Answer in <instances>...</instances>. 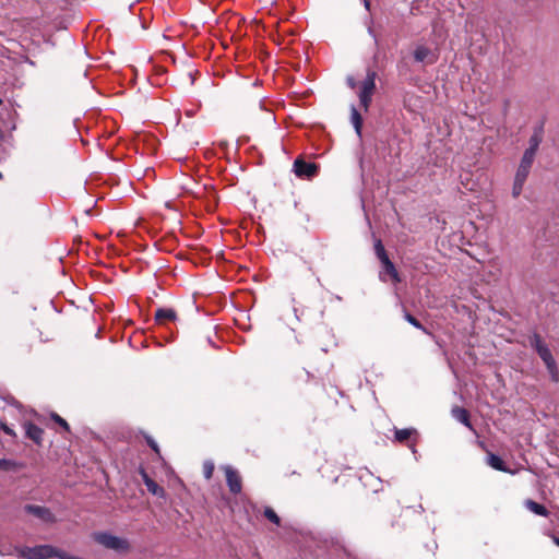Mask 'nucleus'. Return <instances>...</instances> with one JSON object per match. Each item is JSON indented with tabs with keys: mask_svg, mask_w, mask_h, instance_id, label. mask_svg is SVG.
Masks as SVG:
<instances>
[{
	"mask_svg": "<svg viewBox=\"0 0 559 559\" xmlns=\"http://www.w3.org/2000/svg\"><path fill=\"white\" fill-rule=\"evenodd\" d=\"M23 556L27 559H76L68 552L50 545L26 547Z\"/></svg>",
	"mask_w": 559,
	"mask_h": 559,
	"instance_id": "1",
	"label": "nucleus"
},
{
	"mask_svg": "<svg viewBox=\"0 0 559 559\" xmlns=\"http://www.w3.org/2000/svg\"><path fill=\"white\" fill-rule=\"evenodd\" d=\"M96 543L104 546L107 549H111L118 552H126L129 550V542L124 538L111 535L109 533L99 532L93 535Z\"/></svg>",
	"mask_w": 559,
	"mask_h": 559,
	"instance_id": "2",
	"label": "nucleus"
},
{
	"mask_svg": "<svg viewBox=\"0 0 559 559\" xmlns=\"http://www.w3.org/2000/svg\"><path fill=\"white\" fill-rule=\"evenodd\" d=\"M374 252H376L377 258L382 263L383 272L385 274H388L394 283H400L401 278H400L399 272L395 269L392 261L389 259L386 251H385V249L382 245V241L380 239H376V241H374Z\"/></svg>",
	"mask_w": 559,
	"mask_h": 559,
	"instance_id": "3",
	"label": "nucleus"
},
{
	"mask_svg": "<svg viewBox=\"0 0 559 559\" xmlns=\"http://www.w3.org/2000/svg\"><path fill=\"white\" fill-rule=\"evenodd\" d=\"M376 76L377 73L374 71H368L367 76L362 81L360 85V91L358 93L360 105L366 111L369 108L372 95L376 90Z\"/></svg>",
	"mask_w": 559,
	"mask_h": 559,
	"instance_id": "4",
	"label": "nucleus"
},
{
	"mask_svg": "<svg viewBox=\"0 0 559 559\" xmlns=\"http://www.w3.org/2000/svg\"><path fill=\"white\" fill-rule=\"evenodd\" d=\"M223 469L225 472L227 486L230 492L235 495L239 493L242 489V480L239 473L229 465L223 466Z\"/></svg>",
	"mask_w": 559,
	"mask_h": 559,
	"instance_id": "5",
	"label": "nucleus"
},
{
	"mask_svg": "<svg viewBox=\"0 0 559 559\" xmlns=\"http://www.w3.org/2000/svg\"><path fill=\"white\" fill-rule=\"evenodd\" d=\"M24 511L26 513L41 520L43 522H46V523H52L56 521L52 512L46 507L36 506V504H26L24 507Z\"/></svg>",
	"mask_w": 559,
	"mask_h": 559,
	"instance_id": "6",
	"label": "nucleus"
},
{
	"mask_svg": "<svg viewBox=\"0 0 559 559\" xmlns=\"http://www.w3.org/2000/svg\"><path fill=\"white\" fill-rule=\"evenodd\" d=\"M414 59L420 63L432 64L437 61L438 55L425 45H418L414 50Z\"/></svg>",
	"mask_w": 559,
	"mask_h": 559,
	"instance_id": "7",
	"label": "nucleus"
},
{
	"mask_svg": "<svg viewBox=\"0 0 559 559\" xmlns=\"http://www.w3.org/2000/svg\"><path fill=\"white\" fill-rule=\"evenodd\" d=\"M294 171L298 177L311 178L317 175L318 166L297 158L294 163Z\"/></svg>",
	"mask_w": 559,
	"mask_h": 559,
	"instance_id": "8",
	"label": "nucleus"
},
{
	"mask_svg": "<svg viewBox=\"0 0 559 559\" xmlns=\"http://www.w3.org/2000/svg\"><path fill=\"white\" fill-rule=\"evenodd\" d=\"M528 174H530L528 170L518 167V170H516V174L514 177L513 187H512V197L513 198H518L522 193V190H523L524 183L528 177Z\"/></svg>",
	"mask_w": 559,
	"mask_h": 559,
	"instance_id": "9",
	"label": "nucleus"
},
{
	"mask_svg": "<svg viewBox=\"0 0 559 559\" xmlns=\"http://www.w3.org/2000/svg\"><path fill=\"white\" fill-rule=\"evenodd\" d=\"M24 427L26 436L35 443L40 444L43 440L44 430L31 423L25 424Z\"/></svg>",
	"mask_w": 559,
	"mask_h": 559,
	"instance_id": "10",
	"label": "nucleus"
},
{
	"mask_svg": "<svg viewBox=\"0 0 559 559\" xmlns=\"http://www.w3.org/2000/svg\"><path fill=\"white\" fill-rule=\"evenodd\" d=\"M177 318L175 310L170 308H160L155 312V319L158 323H166L167 321H175Z\"/></svg>",
	"mask_w": 559,
	"mask_h": 559,
	"instance_id": "11",
	"label": "nucleus"
},
{
	"mask_svg": "<svg viewBox=\"0 0 559 559\" xmlns=\"http://www.w3.org/2000/svg\"><path fill=\"white\" fill-rule=\"evenodd\" d=\"M452 416L459 420L460 423H462L464 426H466L467 428L472 429V424L469 421V414L468 412L465 409V408H462V407H454L452 409Z\"/></svg>",
	"mask_w": 559,
	"mask_h": 559,
	"instance_id": "12",
	"label": "nucleus"
},
{
	"mask_svg": "<svg viewBox=\"0 0 559 559\" xmlns=\"http://www.w3.org/2000/svg\"><path fill=\"white\" fill-rule=\"evenodd\" d=\"M524 506L526 507L527 510H530L531 512H533L537 515L548 516V514H549L548 510L543 504H539L534 500L527 499L524 502Z\"/></svg>",
	"mask_w": 559,
	"mask_h": 559,
	"instance_id": "13",
	"label": "nucleus"
},
{
	"mask_svg": "<svg viewBox=\"0 0 559 559\" xmlns=\"http://www.w3.org/2000/svg\"><path fill=\"white\" fill-rule=\"evenodd\" d=\"M143 480L144 484L150 492H152L155 496H163L164 489L158 486L152 478L147 476V474L143 473Z\"/></svg>",
	"mask_w": 559,
	"mask_h": 559,
	"instance_id": "14",
	"label": "nucleus"
},
{
	"mask_svg": "<svg viewBox=\"0 0 559 559\" xmlns=\"http://www.w3.org/2000/svg\"><path fill=\"white\" fill-rule=\"evenodd\" d=\"M487 464L497 471H501V472L508 471L504 462L498 455H496L493 453L488 454Z\"/></svg>",
	"mask_w": 559,
	"mask_h": 559,
	"instance_id": "15",
	"label": "nucleus"
},
{
	"mask_svg": "<svg viewBox=\"0 0 559 559\" xmlns=\"http://www.w3.org/2000/svg\"><path fill=\"white\" fill-rule=\"evenodd\" d=\"M535 155H536V153L532 152V150H525L519 167L524 168L530 171L532 164L534 162Z\"/></svg>",
	"mask_w": 559,
	"mask_h": 559,
	"instance_id": "16",
	"label": "nucleus"
},
{
	"mask_svg": "<svg viewBox=\"0 0 559 559\" xmlns=\"http://www.w3.org/2000/svg\"><path fill=\"white\" fill-rule=\"evenodd\" d=\"M350 119H352V123H353L356 132L360 135L361 126H362V118H361L360 114L358 112V110H357V108L355 106H352Z\"/></svg>",
	"mask_w": 559,
	"mask_h": 559,
	"instance_id": "17",
	"label": "nucleus"
},
{
	"mask_svg": "<svg viewBox=\"0 0 559 559\" xmlns=\"http://www.w3.org/2000/svg\"><path fill=\"white\" fill-rule=\"evenodd\" d=\"M416 433V430L413 428L405 429H396L395 430V440L399 442H405L411 439L413 435Z\"/></svg>",
	"mask_w": 559,
	"mask_h": 559,
	"instance_id": "18",
	"label": "nucleus"
},
{
	"mask_svg": "<svg viewBox=\"0 0 559 559\" xmlns=\"http://www.w3.org/2000/svg\"><path fill=\"white\" fill-rule=\"evenodd\" d=\"M542 360L545 362L546 367H554L555 359L551 355V352L548 347L540 348V350L537 353Z\"/></svg>",
	"mask_w": 559,
	"mask_h": 559,
	"instance_id": "19",
	"label": "nucleus"
},
{
	"mask_svg": "<svg viewBox=\"0 0 559 559\" xmlns=\"http://www.w3.org/2000/svg\"><path fill=\"white\" fill-rule=\"evenodd\" d=\"M530 342H531L532 347H534L537 353L540 350V348L547 347V345L543 343V341L538 334H534L531 337Z\"/></svg>",
	"mask_w": 559,
	"mask_h": 559,
	"instance_id": "20",
	"label": "nucleus"
},
{
	"mask_svg": "<svg viewBox=\"0 0 559 559\" xmlns=\"http://www.w3.org/2000/svg\"><path fill=\"white\" fill-rule=\"evenodd\" d=\"M405 320L411 323L413 326H415L416 329H419L421 331H424L425 333H428L426 328L423 326V324L415 318L413 317L411 313H405L404 316Z\"/></svg>",
	"mask_w": 559,
	"mask_h": 559,
	"instance_id": "21",
	"label": "nucleus"
},
{
	"mask_svg": "<svg viewBox=\"0 0 559 559\" xmlns=\"http://www.w3.org/2000/svg\"><path fill=\"white\" fill-rule=\"evenodd\" d=\"M264 515L269 521L273 522L276 525H280L281 520L272 508H265Z\"/></svg>",
	"mask_w": 559,
	"mask_h": 559,
	"instance_id": "22",
	"label": "nucleus"
},
{
	"mask_svg": "<svg viewBox=\"0 0 559 559\" xmlns=\"http://www.w3.org/2000/svg\"><path fill=\"white\" fill-rule=\"evenodd\" d=\"M540 142H542L540 135L535 133L534 135L531 136V139H530V147H527L526 150H532V152L536 153Z\"/></svg>",
	"mask_w": 559,
	"mask_h": 559,
	"instance_id": "23",
	"label": "nucleus"
},
{
	"mask_svg": "<svg viewBox=\"0 0 559 559\" xmlns=\"http://www.w3.org/2000/svg\"><path fill=\"white\" fill-rule=\"evenodd\" d=\"M214 472V463L212 461H205L203 463V474L206 479H211Z\"/></svg>",
	"mask_w": 559,
	"mask_h": 559,
	"instance_id": "24",
	"label": "nucleus"
},
{
	"mask_svg": "<svg viewBox=\"0 0 559 559\" xmlns=\"http://www.w3.org/2000/svg\"><path fill=\"white\" fill-rule=\"evenodd\" d=\"M51 418L55 423H57L58 425H60L64 430L69 431V425L68 423L62 418L60 417L58 414L53 413L51 415Z\"/></svg>",
	"mask_w": 559,
	"mask_h": 559,
	"instance_id": "25",
	"label": "nucleus"
},
{
	"mask_svg": "<svg viewBox=\"0 0 559 559\" xmlns=\"http://www.w3.org/2000/svg\"><path fill=\"white\" fill-rule=\"evenodd\" d=\"M547 369L551 376L552 381L558 382L559 381V372H558L556 362H554V367H547Z\"/></svg>",
	"mask_w": 559,
	"mask_h": 559,
	"instance_id": "26",
	"label": "nucleus"
},
{
	"mask_svg": "<svg viewBox=\"0 0 559 559\" xmlns=\"http://www.w3.org/2000/svg\"><path fill=\"white\" fill-rule=\"evenodd\" d=\"M13 462L9 461V460H0V468L1 469H4V471H9L13 467Z\"/></svg>",
	"mask_w": 559,
	"mask_h": 559,
	"instance_id": "27",
	"label": "nucleus"
},
{
	"mask_svg": "<svg viewBox=\"0 0 559 559\" xmlns=\"http://www.w3.org/2000/svg\"><path fill=\"white\" fill-rule=\"evenodd\" d=\"M1 429L9 436H15L14 431L4 423L0 424Z\"/></svg>",
	"mask_w": 559,
	"mask_h": 559,
	"instance_id": "28",
	"label": "nucleus"
},
{
	"mask_svg": "<svg viewBox=\"0 0 559 559\" xmlns=\"http://www.w3.org/2000/svg\"><path fill=\"white\" fill-rule=\"evenodd\" d=\"M147 443L156 453L159 452L158 445L153 439L148 438Z\"/></svg>",
	"mask_w": 559,
	"mask_h": 559,
	"instance_id": "29",
	"label": "nucleus"
},
{
	"mask_svg": "<svg viewBox=\"0 0 559 559\" xmlns=\"http://www.w3.org/2000/svg\"><path fill=\"white\" fill-rule=\"evenodd\" d=\"M347 84H348V86H349L350 88H355V87H356V81H355V79H354V78H352V76H348V78H347Z\"/></svg>",
	"mask_w": 559,
	"mask_h": 559,
	"instance_id": "30",
	"label": "nucleus"
},
{
	"mask_svg": "<svg viewBox=\"0 0 559 559\" xmlns=\"http://www.w3.org/2000/svg\"><path fill=\"white\" fill-rule=\"evenodd\" d=\"M552 542L559 547V537L555 535H550Z\"/></svg>",
	"mask_w": 559,
	"mask_h": 559,
	"instance_id": "31",
	"label": "nucleus"
},
{
	"mask_svg": "<svg viewBox=\"0 0 559 559\" xmlns=\"http://www.w3.org/2000/svg\"><path fill=\"white\" fill-rule=\"evenodd\" d=\"M365 7H366L367 9H369V1H368V0H365Z\"/></svg>",
	"mask_w": 559,
	"mask_h": 559,
	"instance_id": "32",
	"label": "nucleus"
}]
</instances>
